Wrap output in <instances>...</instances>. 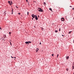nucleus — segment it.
Returning a JSON list of instances; mask_svg holds the SVG:
<instances>
[{
    "instance_id": "36",
    "label": "nucleus",
    "mask_w": 74,
    "mask_h": 74,
    "mask_svg": "<svg viewBox=\"0 0 74 74\" xmlns=\"http://www.w3.org/2000/svg\"><path fill=\"white\" fill-rule=\"evenodd\" d=\"M73 19H74V18H73Z\"/></svg>"
},
{
    "instance_id": "24",
    "label": "nucleus",
    "mask_w": 74,
    "mask_h": 74,
    "mask_svg": "<svg viewBox=\"0 0 74 74\" xmlns=\"http://www.w3.org/2000/svg\"><path fill=\"white\" fill-rule=\"evenodd\" d=\"M27 1H28V0H26V1H27Z\"/></svg>"
},
{
    "instance_id": "18",
    "label": "nucleus",
    "mask_w": 74,
    "mask_h": 74,
    "mask_svg": "<svg viewBox=\"0 0 74 74\" xmlns=\"http://www.w3.org/2000/svg\"><path fill=\"white\" fill-rule=\"evenodd\" d=\"M74 66H73V68H72V69H74Z\"/></svg>"
},
{
    "instance_id": "28",
    "label": "nucleus",
    "mask_w": 74,
    "mask_h": 74,
    "mask_svg": "<svg viewBox=\"0 0 74 74\" xmlns=\"http://www.w3.org/2000/svg\"><path fill=\"white\" fill-rule=\"evenodd\" d=\"M72 9H73V10H74V8H73Z\"/></svg>"
},
{
    "instance_id": "1",
    "label": "nucleus",
    "mask_w": 74,
    "mask_h": 74,
    "mask_svg": "<svg viewBox=\"0 0 74 74\" xmlns=\"http://www.w3.org/2000/svg\"><path fill=\"white\" fill-rule=\"evenodd\" d=\"M38 10L39 12H43V10L40 8H38Z\"/></svg>"
},
{
    "instance_id": "12",
    "label": "nucleus",
    "mask_w": 74,
    "mask_h": 74,
    "mask_svg": "<svg viewBox=\"0 0 74 74\" xmlns=\"http://www.w3.org/2000/svg\"><path fill=\"white\" fill-rule=\"evenodd\" d=\"M55 33L58 32V30H55Z\"/></svg>"
},
{
    "instance_id": "21",
    "label": "nucleus",
    "mask_w": 74,
    "mask_h": 74,
    "mask_svg": "<svg viewBox=\"0 0 74 74\" xmlns=\"http://www.w3.org/2000/svg\"><path fill=\"white\" fill-rule=\"evenodd\" d=\"M59 31H60V28L59 29Z\"/></svg>"
},
{
    "instance_id": "5",
    "label": "nucleus",
    "mask_w": 74,
    "mask_h": 74,
    "mask_svg": "<svg viewBox=\"0 0 74 74\" xmlns=\"http://www.w3.org/2000/svg\"><path fill=\"white\" fill-rule=\"evenodd\" d=\"M61 20L62 21H64V18H61Z\"/></svg>"
},
{
    "instance_id": "29",
    "label": "nucleus",
    "mask_w": 74,
    "mask_h": 74,
    "mask_svg": "<svg viewBox=\"0 0 74 74\" xmlns=\"http://www.w3.org/2000/svg\"><path fill=\"white\" fill-rule=\"evenodd\" d=\"M32 20H33V18H32Z\"/></svg>"
},
{
    "instance_id": "4",
    "label": "nucleus",
    "mask_w": 74,
    "mask_h": 74,
    "mask_svg": "<svg viewBox=\"0 0 74 74\" xmlns=\"http://www.w3.org/2000/svg\"><path fill=\"white\" fill-rule=\"evenodd\" d=\"M32 18H35V15L34 14H32Z\"/></svg>"
},
{
    "instance_id": "8",
    "label": "nucleus",
    "mask_w": 74,
    "mask_h": 74,
    "mask_svg": "<svg viewBox=\"0 0 74 74\" xmlns=\"http://www.w3.org/2000/svg\"><path fill=\"white\" fill-rule=\"evenodd\" d=\"M8 3H9V4H10V5H11V2H10V1H8Z\"/></svg>"
},
{
    "instance_id": "23",
    "label": "nucleus",
    "mask_w": 74,
    "mask_h": 74,
    "mask_svg": "<svg viewBox=\"0 0 74 74\" xmlns=\"http://www.w3.org/2000/svg\"><path fill=\"white\" fill-rule=\"evenodd\" d=\"M11 57L12 58H14L13 57H12V56H11Z\"/></svg>"
},
{
    "instance_id": "35",
    "label": "nucleus",
    "mask_w": 74,
    "mask_h": 74,
    "mask_svg": "<svg viewBox=\"0 0 74 74\" xmlns=\"http://www.w3.org/2000/svg\"><path fill=\"white\" fill-rule=\"evenodd\" d=\"M14 58H15V57H14Z\"/></svg>"
},
{
    "instance_id": "6",
    "label": "nucleus",
    "mask_w": 74,
    "mask_h": 74,
    "mask_svg": "<svg viewBox=\"0 0 74 74\" xmlns=\"http://www.w3.org/2000/svg\"><path fill=\"white\" fill-rule=\"evenodd\" d=\"M39 49L38 48H37L36 49V52H38V51L39 50Z\"/></svg>"
},
{
    "instance_id": "7",
    "label": "nucleus",
    "mask_w": 74,
    "mask_h": 74,
    "mask_svg": "<svg viewBox=\"0 0 74 74\" xmlns=\"http://www.w3.org/2000/svg\"><path fill=\"white\" fill-rule=\"evenodd\" d=\"M66 59H68L69 58V56H66Z\"/></svg>"
},
{
    "instance_id": "17",
    "label": "nucleus",
    "mask_w": 74,
    "mask_h": 74,
    "mask_svg": "<svg viewBox=\"0 0 74 74\" xmlns=\"http://www.w3.org/2000/svg\"><path fill=\"white\" fill-rule=\"evenodd\" d=\"M58 56H59V54H58V55H57V58H58Z\"/></svg>"
},
{
    "instance_id": "11",
    "label": "nucleus",
    "mask_w": 74,
    "mask_h": 74,
    "mask_svg": "<svg viewBox=\"0 0 74 74\" xmlns=\"http://www.w3.org/2000/svg\"><path fill=\"white\" fill-rule=\"evenodd\" d=\"M44 5H46V3H45V2H44Z\"/></svg>"
},
{
    "instance_id": "31",
    "label": "nucleus",
    "mask_w": 74,
    "mask_h": 74,
    "mask_svg": "<svg viewBox=\"0 0 74 74\" xmlns=\"http://www.w3.org/2000/svg\"><path fill=\"white\" fill-rule=\"evenodd\" d=\"M1 28L0 27V29H1Z\"/></svg>"
},
{
    "instance_id": "26",
    "label": "nucleus",
    "mask_w": 74,
    "mask_h": 74,
    "mask_svg": "<svg viewBox=\"0 0 74 74\" xmlns=\"http://www.w3.org/2000/svg\"><path fill=\"white\" fill-rule=\"evenodd\" d=\"M62 36H64L63 35H62Z\"/></svg>"
},
{
    "instance_id": "27",
    "label": "nucleus",
    "mask_w": 74,
    "mask_h": 74,
    "mask_svg": "<svg viewBox=\"0 0 74 74\" xmlns=\"http://www.w3.org/2000/svg\"><path fill=\"white\" fill-rule=\"evenodd\" d=\"M40 44H41V42L40 43Z\"/></svg>"
},
{
    "instance_id": "33",
    "label": "nucleus",
    "mask_w": 74,
    "mask_h": 74,
    "mask_svg": "<svg viewBox=\"0 0 74 74\" xmlns=\"http://www.w3.org/2000/svg\"><path fill=\"white\" fill-rule=\"evenodd\" d=\"M39 16H38V17H39Z\"/></svg>"
},
{
    "instance_id": "9",
    "label": "nucleus",
    "mask_w": 74,
    "mask_h": 74,
    "mask_svg": "<svg viewBox=\"0 0 74 74\" xmlns=\"http://www.w3.org/2000/svg\"><path fill=\"white\" fill-rule=\"evenodd\" d=\"M49 10H50V11H51L52 12V9L51 8H49Z\"/></svg>"
},
{
    "instance_id": "2",
    "label": "nucleus",
    "mask_w": 74,
    "mask_h": 74,
    "mask_svg": "<svg viewBox=\"0 0 74 74\" xmlns=\"http://www.w3.org/2000/svg\"><path fill=\"white\" fill-rule=\"evenodd\" d=\"M31 42H32L28 41L25 42V43L26 44H29V43H31Z\"/></svg>"
},
{
    "instance_id": "10",
    "label": "nucleus",
    "mask_w": 74,
    "mask_h": 74,
    "mask_svg": "<svg viewBox=\"0 0 74 74\" xmlns=\"http://www.w3.org/2000/svg\"><path fill=\"white\" fill-rule=\"evenodd\" d=\"M66 71H69V69H68V68H66Z\"/></svg>"
},
{
    "instance_id": "19",
    "label": "nucleus",
    "mask_w": 74,
    "mask_h": 74,
    "mask_svg": "<svg viewBox=\"0 0 74 74\" xmlns=\"http://www.w3.org/2000/svg\"><path fill=\"white\" fill-rule=\"evenodd\" d=\"M16 8H18V7L17 6H16Z\"/></svg>"
},
{
    "instance_id": "30",
    "label": "nucleus",
    "mask_w": 74,
    "mask_h": 74,
    "mask_svg": "<svg viewBox=\"0 0 74 74\" xmlns=\"http://www.w3.org/2000/svg\"><path fill=\"white\" fill-rule=\"evenodd\" d=\"M11 3L12 4V2H11Z\"/></svg>"
},
{
    "instance_id": "14",
    "label": "nucleus",
    "mask_w": 74,
    "mask_h": 74,
    "mask_svg": "<svg viewBox=\"0 0 74 74\" xmlns=\"http://www.w3.org/2000/svg\"><path fill=\"white\" fill-rule=\"evenodd\" d=\"M29 14V12H27V15H28Z\"/></svg>"
},
{
    "instance_id": "34",
    "label": "nucleus",
    "mask_w": 74,
    "mask_h": 74,
    "mask_svg": "<svg viewBox=\"0 0 74 74\" xmlns=\"http://www.w3.org/2000/svg\"><path fill=\"white\" fill-rule=\"evenodd\" d=\"M5 37H6V36H5Z\"/></svg>"
},
{
    "instance_id": "13",
    "label": "nucleus",
    "mask_w": 74,
    "mask_h": 74,
    "mask_svg": "<svg viewBox=\"0 0 74 74\" xmlns=\"http://www.w3.org/2000/svg\"><path fill=\"white\" fill-rule=\"evenodd\" d=\"M71 33V31H70V32H69L68 33H69V34H70V33Z\"/></svg>"
},
{
    "instance_id": "32",
    "label": "nucleus",
    "mask_w": 74,
    "mask_h": 74,
    "mask_svg": "<svg viewBox=\"0 0 74 74\" xmlns=\"http://www.w3.org/2000/svg\"><path fill=\"white\" fill-rule=\"evenodd\" d=\"M10 44L11 45V43L10 42Z\"/></svg>"
},
{
    "instance_id": "16",
    "label": "nucleus",
    "mask_w": 74,
    "mask_h": 74,
    "mask_svg": "<svg viewBox=\"0 0 74 74\" xmlns=\"http://www.w3.org/2000/svg\"><path fill=\"white\" fill-rule=\"evenodd\" d=\"M18 14H19V15H21V13H18Z\"/></svg>"
},
{
    "instance_id": "25",
    "label": "nucleus",
    "mask_w": 74,
    "mask_h": 74,
    "mask_svg": "<svg viewBox=\"0 0 74 74\" xmlns=\"http://www.w3.org/2000/svg\"><path fill=\"white\" fill-rule=\"evenodd\" d=\"M70 7H72V6H70Z\"/></svg>"
},
{
    "instance_id": "20",
    "label": "nucleus",
    "mask_w": 74,
    "mask_h": 74,
    "mask_svg": "<svg viewBox=\"0 0 74 74\" xmlns=\"http://www.w3.org/2000/svg\"><path fill=\"white\" fill-rule=\"evenodd\" d=\"M11 33L10 32H9V34H11Z\"/></svg>"
},
{
    "instance_id": "22",
    "label": "nucleus",
    "mask_w": 74,
    "mask_h": 74,
    "mask_svg": "<svg viewBox=\"0 0 74 74\" xmlns=\"http://www.w3.org/2000/svg\"><path fill=\"white\" fill-rule=\"evenodd\" d=\"M52 56H53V54H52Z\"/></svg>"
},
{
    "instance_id": "15",
    "label": "nucleus",
    "mask_w": 74,
    "mask_h": 74,
    "mask_svg": "<svg viewBox=\"0 0 74 74\" xmlns=\"http://www.w3.org/2000/svg\"><path fill=\"white\" fill-rule=\"evenodd\" d=\"M12 14H13V9H12Z\"/></svg>"
},
{
    "instance_id": "3",
    "label": "nucleus",
    "mask_w": 74,
    "mask_h": 74,
    "mask_svg": "<svg viewBox=\"0 0 74 74\" xmlns=\"http://www.w3.org/2000/svg\"><path fill=\"white\" fill-rule=\"evenodd\" d=\"M35 18L36 20H38V18H37V15H36L35 16Z\"/></svg>"
}]
</instances>
